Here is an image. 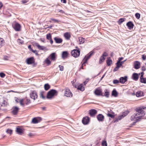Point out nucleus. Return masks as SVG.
<instances>
[{
	"label": "nucleus",
	"mask_w": 146,
	"mask_h": 146,
	"mask_svg": "<svg viewBox=\"0 0 146 146\" xmlns=\"http://www.w3.org/2000/svg\"><path fill=\"white\" fill-rule=\"evenodd\" d=\"M57 93V92L56 90L53 89L51 90L48 92L46 97L48 99L51 98Z\"/></svg>",
	"instance_id": "obj_1"
},
{
	"label": "nucleus",
	"mask_w": 146,
	"mask_h": 146,
	"mask_svg": "<svg viewBox=\"0 0 146 146\" xmlns=\"http://www.w3.org/2000/svg\"><path fill=\"white\" fill-rule=\"evenodd\" d=\"M141 116H140V114L137 113H136L133 114L131 117V120H133L135 119L136 122L135 123L139 121L140 119H141Z\"/></svg>",
	"instance_id": "obj_2"
},
{
	"label": "nucleus",
	"mask_w": 146,
	"mask_h": 146,
	"mask_svg": "<svg viewBox=\"0 0 146 146\" xmlns=\"http://www.w3.org/2000/svg\"><path fill=\"white\" fill-rule=\"evenodd\" d=\"M12 27L14 30L17 31H19L21 27V25L17 23H15L13 24Z\"/></svg>",
	"instance_id": "obj_3"
},
{
	"label": "nucleus",
	"mask_w": 146,
	"mask_h": 146,
	"mask_svg": "<svg viewBox=\"0 0 146 146\" xmlns=\"http://www.w3.org/2000/svg\"><path fill=\"white\" fill-rule=\"evenodd\" d=\"M80 51L77 49H74L71 52L72 55L75 57H78L80 54Z\"/></svg>",
	"instance_id": "obj_4"
},
{
	"label": "nucleus",
	"mask_w": 146,
	"mask_h": 146,
	"mask_svg": "<svg viewBox=\"0 0 146 146\" xmlns=\"http://www.w3.org/2000/svg\"><path fill=\"white\" fill-rule=\"evenodd\" d=\"M135 110L137 113L140 114V115L141 116V117L145 115V112L142 109L138 108H136Z\"/></svg>",
	"instance_id": "obj_5"
},
{
	"label": "nucleus",
	"mask_w": 146,
	"mask_h": 146,
	"mask_svg": "<svg viewBox=\"0 0 146 146\" xmlns=\"http://www.w3.org/2000/svg\"><path fill=\"white\" fill-rule=\"evenodd\" d=\"M64 95L67 97H70L72 96V94L70 90L67 88L65 89Z\"/></svg>",
	"instance_id": "obj_6"
},
{
	"label": "nucleus",
	"mask_w": 146,
	"mask_h": 146,
	"mask_svg": "<svg viewBox=\"0 0 146 146\" xmlns=\"http://www.w3.org/2000/svg\"><path fill=\"white\" fill-rule=\"evenodd\" d=\"M94 94L97 96H104L102 90L99 88L96 89L94 92Z\"/></svg>",
	"instance_id": "obj_7"
},
{
	"label": "nucleus",
	"mask_w": 146,
	"mask_h": 146,
	"mask_svg": "<svg viewBox=\"0 0 146 146\" xmlns=\"http://www.w3.org/2000/svg\"><path fill=\"white\" fill-rule=\"evenodd\" d=\"M38 95L35 91H32L30 94V97L34 100H35L37 98Z\"/></svg>",
	"instance_id": "obj_8"
},
{
	"label": "nucleus",
	"mask_w": 146,
	"mask_h": 146,
	"mask_svg": "<svg viewBox=\"0 0 146 146\" xmlns=\"http://www.w3.org/2000/svg\"><path fill=\"white\" fill-rule=\"evenodd\" d=\"M90 121V118L88 117H84L82 120V123L84 125H86Z\"/></svg>",
	"instance_id": "obj_9"
},
{
	"label": "nucleus",
	"mask_w": 146,
	"mask_h": 146,
	"mask_svg": "<svg viewBox=\"0 0 146 146\" xmlns=\"http://www.w3.org/2000/svg\"><path fill=\"white\" fill-rule=\"evenodd\" d=\"M98 120L100 121H103L104 119V117L102 114H99L97 116Z\"/></svg>",
	"instance_id": "obj_10"
},
{
	"label": "nucleus",
	"mask_w": 146,
	"mask_h": 146,
	"mask_svg": "<svg viewBox=\"0 0 146 146\" xmlns=\"http://www.w3.org/2000/svg\"><path fill=\"white\" fill-rule=\"evenodd\" d=\"M34 57H31L30 58H28L27 59V63L28 64H31L34 62Z\"/></svg>",
	"instance_id": "obj_11"
},
{
	"label": "nucleus",
	"mask_w": 146,
	"mask_h": 146,
	"mask_svg": "<svg viewBox=\"0 0 146 146\" xmlns=\"http://www.w3.org/2000/svg\"><path fill=\"white\" fill-rule=\"evenodd\" d=\"M41 120V119L40 117H35L32 119V121L33 123L36 124L39 122Z\"/></svg>",
	"instance_id": "obj_12"
},
{
	"label": "nucleus",
	"mask_w": 146,
	"mask_h": 146,
	"mask_svg": "<svg viewBox=\"0 0 146 146\" xmlns=\"http://www.w3.org/2000/svg\"><path fill=\"white\" fill-rule=\"evenodd\" d=\"M127 77L126 76L121 77L119 78V82L121 84L124 83L127 81Z\"/></svg>",
	"instance_id": "obj_13"
},
{
	"label": "nucleus",
	"mask_w": 146,
	"mask_h": 146,
	"mask_svg": "<svg viewBox=\"0 0 146 146\" xmlns=\"http://www.w3.org/2000/svg\"><path fill=\"white\" fill-rule=\"evenodd\" d=\"M134 68L136 69H138L140 67V63L138 61H135L134 62Z\"/></svg>",
	"instance_id": "obj_14"
},
{
	"label": "nucleus",
	"mask_w": 146,
	"mask_h": 146,
	"mask_svg": "<svg viewBox=\"0 0 146 146\" xmlns=\"http://www.w3.org/2000/svg\"><path fill=\"white\" fill-rule=\"evenodd\" d=\"M126 25L128 27L129 29L130 30L132 29L133 28L134 26L133 24L131 21H129L127 23Z\"/></svg>",
	"instance_id": "obj_15"
},
{
	"label": "nucleus",
	"mask_w": 146,
	"mask_h": 146,
	"mask_svg": "<svg viewBox=\"0 0 146 146\" xmlns=\"http://www.w3.org/2000/svg\"><path fill=\"white\" fill-rule=\"evenodd\" d=\"M19 110L18 108L17 107H13L12 111V113L14 115H16L17 114Z\"/></svg>",
	"instance_id": "obj_16"
},
{
	"label": "nucleus",
	"mask_w": 146,
	"mask_h": 146,
	"mask_svg": "<svg viewBox=\"0 0 146 146\" xmlns=\"http://www.w3.org/2000/svg\"><path fill=\"white\" fill-rule=\"evenodd\" d=\"M97 113V111L94 109L91 110L90 111V114L91 116H94Z\"/></svg>",
	"instance_id": "obj_17"
},
{
	"label": "nucleus",
	"mask_w": 146,
	"mask_h": 146,
	"mask_svg": "<svg viewBox=\"0 0 146 146\" xmlns=\"http://www.w3.org/2000/svg\"><path fill=\"white\" fill-rule=\"evenodd\" d=\"M54 40L55 42L57 43H60L62 42V39L61 38L55 37L54 38Z\"/></svg>",
	"instance_id": "obj_18"
},
{
	"label": "nucleus",
	"mask_w": 146,
	"mask_h": 146,
	"mask_svg": "<svg viewBox=\"0 0 146 146\" xmlns=\"http://www.w3.org/2000/svg\"><path fill=\"white\" fill-rule=\"evenodd\" d=\"M50 59L53 61H55L56 60V53H52L50 55Z\"/></svg>",
	"instance_id": "obj_19"
},
{
	"label": "nucleus",
	"mask_w": 146,
	"mask_h": 146,
	"mask_svg": "<svg viewBox=\"0 0 146 146\" xmlns=\"http://www.w3.org/2000/svg\"><path fill=\"white\" fill-rule=\"evenodd\" d=\"M132 78L133 80L137 81L139 78V75L137 73H134L132 75Z\"/></svg>",
	"instance_id": "obj_20"
},
{
	"label": "nucleus",
	"mask_w": 146,
	"mask_h": 146,
	"mask_svg": "<svg viewBox=\"0 0 146 146\" xmlns=\"http://www.w3.org/2000/svg\"><path fill=\"white\" fill-rule=\"evenodd\" d=\"M64 36L66 40H69L71 37L70 34L68 32L64 33Z\"/></svg>",
	"instance_id": "obj_21"
},
{
	"label": "nucleus",
	"mask_w": 146,
	"mask_h": 146,
	"mask_svg": "<svg viewBox=\"0 0 146 146\" xmlns=\"http://www.w3.org/2000/svg\"><path fill=\"white\" fill-rule=\"evenodd\" d=\"M111 95L115 97L117 96L118 93L115 89H114L112 92Z\"/></svg>",
	"instance_id": "obj_22"
},
{
	"label": "nucleus",
	"mask_w": 146,
	"mask_h": 146,
	"mask_svg": "<svg viewBox=\"0 0 146 146\" xmlns=\"http://www.w3.org/2000/svg\"><path fill=\"white\" fill-rule=\"evenodd\" d=\"M143 92L142 91H138L136 94V96L137 97H141L143 96Z\"/></svg>",
	"instance_id": "obj_23"
},
{
	"label": "nucleus",
	"mask_w": 146,
	"mask_h": 146,
	"mask_svg": "<svg viewBox=\"0 0 146 146\" xmlns=\"http://www.w3.org/2000/svg\"><path fill=\"white\" fill-rule=\"evenodd\" d=\"M68 55V53L67 51H64L62 52V57L63 58H66Z\"/></svg>",
	"instance_id": "obj_24"
},
{
	"label": "nucleus",
	"mask_w": 146,
	"mask_h": 146,
	"mask_svg": "<svg viewBox=\"0 0 146 146\" xmlns=\"http://www.w3.org/2000/svg\"><path fill=\"white\" fill-rule=\"evenodd\" d=\"M35 45L39 50H43L45 48V47L44 46H40L38 43H35Z\"/></svg>",
	"instance_id": "obj_25"
},
{
	"label": "nucleus",
	"mask_w": 146,
	"mask_h": 146,
	"mask_svg": "<svg viewBox=\"0 0 146 146\" xmlns=\"http://www.w3.org/2000/svg\"><path fill=\"white\" fill-rule=\"evenodd\" d=\"M78 39L79 41L80 42V44H82L84 43L85 40V38L82 37H79Z\"/></svg>",
	"instance_id": "obj_26"
},
{
	"label": "nucleus",
	"mask_w": 146,
	"mask_h": 146,
	"mask_svg": "<svg viewBox=\"0 0 146 146\" xmlns=\"http://www.w3.org/2000/svg\"><path fill=\"white\" fill-rule=\"evenodd\" d=\"M16 131L17 133L19 135H21L23 133L22 129L19 128H17Z\"/></svg>",
	"instance_id": "obj_27"
},
{
	"label": "nucleus",
	"mask_w": 146,
	"mask_h": 146,
	"mask_svg": "<svg viewBox=\"0 0 146 146\" xmlns=\"http://www.w3.org/2000/svg\"><path fill=\"white\" fill-rule=\"evenodd\" d=\"M78 89L80 90L81 91H83L84 90V88L83 87V84H80L78 86Z\"/></svg>",
	"instance_id": "obj_28"
},
{
	"label": "nucleus",
	"mask_w": 146,
	"mask_h": 146,
	"mask_svg": "<svg viewBox=\"0 0 146 146\" xmlns=\"http://www.w3.org/2000/svg\"><path fill=\"white\" fill-rule=\"evenodd\" d=\"M110 95V92H109L107 90H106L105 91L104 95H103L106 97L108 98L109 97Z\"/></svg>",
	"instance_id": "obj_29"
},
{
	"label": "nucleus",
	"mask_w": 146,
	"mask_h": 146,
	"mask_svg": "<svg viewBox=\"0 0 146 146\" xmlns=\"http://www.w3.org/2000/svg\"><path fill=\"white\" fill-rule=\"evenodd\" d=\"M112 61L111 59L110 58H108L107 60V64L108 66H110L112 63Z\"/></svg>",
	"instance_id": "obj_30"
},
{
	"label": "nucleus",
	"mask_w": 146,
	"mask_h": 146,
	"mask_svg": "<svg viewBox=\"0 0 146 146\" xmlns=\"http://www.w3.org/2000/svg\"><path fill=\"white\" fill-rule=\"evenodd\" d=\"M44 87L45 90H48L50 88V86L48 84H46L44 85Z\"/></svg>",
	"instance_id": "obj_31"
},
{
	"label": "nucleus",
	"mask_w": 146,
	"mask_h": 146,
	"mask_svg": "<svg viewBox=\"0 0 146 146\" xmlns=\"http://www.w3.org/2000/svg\"><path fill=\"white\" fill-rule=\"evenodd\" d=\"M44 92H41L40 93V97L42 99H45V97L44 96Z\"/></svg>",
	"instance_id": "obj_32"
},
{
	"label": "nucleus",
	"mask_w": 146,
	"mask_h": 146,
	"mask_svg": "<svg viewBox=\"0 0 146 146\" xmlns=\"http://www.w3.org/2000/svg\"><path fill=\"white\" fill-rule=\"evenodd\" d=\"M93 52H90L88 54H87L86 55L85 57L87 58H88L89 59L93 54Z\"/></svg>",
	"instance_id": "obj_33"
},
{
	"label": "nucleus",
	"mask_w": 146,
	"mask_h": 146,
	"mask_svg": "<svg viewBox=\"0 0 146 146\" xmlns=\"http://www.w3.org/2000/svg\"><path fill=\"white\" fill-rule=\"evenodd\" d=\"M105 60V58H104V57L102 56L100 59V60L99 61V63H102Z\"/></svg>",
	"instance_id": "obj_34"
},
{
	"label": "nucleus",
	"mask_w": 146,
	"mask_h": 146,
	"mask_svg": "<svg viewBox=\"0 0 146 146\" xmlns=\"http://www.w3.org/2000/svg\"><path fill=\"white\" fill-rule=\"evenodd\" d=\"M141 82L146 84V78H144L143 77L140 78Z\"/></svg>",
	"instance_id": "obj_35"
},
{
	"label": "nucleus",
	"mask_w": 146,
	"mask_h": 146,
	"mask_svg": "<svg viewBox=\"0 0 146 146\" xmlns=\"http://www.w3.org/2000/svg\"><path fill=\"white\" fill-rule=\"evenodd\" d=\"M125 19L124 18L120 19L118 22V24L119 25L121 24L123 21H124Z\"/></svg>",
	"instance_id": "obj_36"
},
{
	"label": "nucleus",
	"mask_w": 146,
	"mask_h": 146,
	"mask_svg": "<svg viewBox=\"0 0 146 146\" xmlns=\"http://www.w3.org/2000/svg\"><path fill=\"white\" fill-rule=\"evenodd\" d=\"M46 38L48 40H49L51 39V35L50 33L47 34L46 35Z\"/></svg>",
	"instance_id": "obj_37"
},
{
	"label": "nucleus",
	"mask_w": 146,
	"mask_h": 146,
	"mask_svg": "<svg viewBox=\"0 0 146 146\" xmlns=\"http://www.w3.org/2000/svg\"><path fill=\"white\" fill-rule=\"evenodd\" d=\"M23 99H19V102L20 103L21 105L23 106H24V104L23 103Z\"/></svg>",
	"instance_id": "obj_38"
},
{
	"label": "nucleus",
	"mask_w": 146,
	"mask_h": 146,
	"mask_svg": "<svg viewBox=\"0 0 146 146\" xmlns=\"http://www.w3.org/2000/svg\"><path fill=\"white\" fill-rule=\"evenodd\" d=\"M46 63L48 65L50 64L51 63V61L48 59V58H47L45 60Z\"/></svg>",
	"instance_id": "obj_39"
},
{
	"label": "nucleus",
	"mask_w": 146,
	"mask_h": 146,
	"mask_svg": "<svg viewBox=\"0 0 146 146\" xmlns=\"http://www.w3.org/2000/svg\"><path fill=\"white\" fill-rule=\"evenodd\" d=\"M30 103L31 102L30 100L28 99H26L25 101V104L26 105H27L30 104Z\"/></svg>",
	"instance_id": "obj_40"
},
{
	"label": "nucleus",
	"mask_w": 146,
	"mask_h": 146,
	"mask_svg": "<svg viewBox=\"0 0 146 146\" xmlns=\"http://www.w3.org/2000/svg\"><path fill=\"white\" fill-rule=\"evenodd\" d=\"M102 145L103 146H107L106 141H103L102 143Z\"/></svg>",
	"instance_id": "obj_41"
},
{
	"label": "nucleus",
	"mask_w": 146,
	"mask_h": 146,
	"mask_svg": "<svg viewBox=\"0 0 146 146\" xmlns=\"http://www.w3.org/2000/svg\"><path fill=\"white\" fill-rule=\"evenodd\" d=\"M116 66L119 68H120L122 64L120 62H118V61L116 63Z\"/></svg>",
	"instance_id": "obj_42"
},
{
	"label": "nucleus",
	"mask_w": 146,
	"mask_h": 146,
	"mask_svg": "<svg viewBox=\"0 0 146 146\" xmlns=\"http://www.w3.org/2000/svg\"><path fill=\"white\" fill-rule=\"evenodd\" d=\"M4 41L2 38H0V46H2L4 44Z\"/></svg>",
	"instance_id": "obj_43"
},
{
	"label": "nucleus",
	"mask_w": 146,
	"mask_h": 146,
	"mask_svg": "<svg viewBox=\"0 0 146 146\" xmlns=\"http://www.w3.org/2000/svg\"><path fill=\"white\" fill-rule=\"evenodd\" d=\"M119 81L117 80H114L113 81V83L114 84H116L119 83Z\"/></svg>",
	"instance_id": "obj_44"
},
{
	"label": "nucleus",
	"mask_w": 146,
	"mask_h": 146,
	"mask_svg": "<svg viewBox=\"0 0 146 146\" xmlns=\"http://www.w3.org/2000/svg\"><path fill=\"white\" fill-rule=\"evenodd\" d=\"M135 16L137 19H139L140 18V15L139 13H137L135 14Z\"/></svg>",
	"instance_id": "obj_45"
},
{
	"label": "nucleus",
	"mask_w": 146,
	"mask_h": 146,
	"mask_svg": "<svg viewBox=\"0 0 146 146\" xmlns=\"http://www.w3.org/2000/svg\"><path fill=\"white\" fill-rule=\"evenodd\" d=\"M12 130L11 129H8L6 131V132L10 134H11L12 133Z\"/></svg>",
	"instance_id": "obj_46"
},
{
	"label": "nucleus",
	"mask_w": 146,
	"mask_h": 146,
	"mask_svg": "<svg viewBox=\"0 0 146 146\" xmlns=\"http://www.w3.org/2000/svg\"><path fill=\"white\" fill-rule=\"evenodd\" d=\"M107 116L109 117H111L112 118H114L115 117L114 116L110 113H108Z\"/></svg>",
	"instance_id": "obj_47"
},
{
	"label": "nucleus",
	"mask_w": 146,
	"mask_h": 146,
	"mask_svg": "<svg viewBox=\"0 0 146 146\" xmlns=\"http://www.w3.org/2000/svg\"><path fill=\"white\" fill-rule=\"evenodd\" d=\"M127 113H126L125 114H123L121 116L119 117V119H121L122 118L124 117L125 116H126L127 115Z\"/></svg>",
	"instance_id": "obj_48"
},
{
	"label": "nucleus",
	"mask_w": 146,
	"mask_h": 146,
	"mask_svg": "<svg viewBox=\"0 0 146 146\" xmlns=\"http://www.w3.org/2000/svg\"><path fill=\"white\" fill-rule=\"evenodd\" d=\"M5 76V74L3 72L0 73V76L1 78H4Z\"/></svg>",
	"instance_id": "obj_49"
},
{
	"label": "nucleus",
	"mask_w": 146,
	"mask_h": 146,
	"mask_svg": "<svg viewBox=\"0 0 146 146\" xmlns=\"http://www.w3.org/2000/svg\"><path fill=\"white\" fill-rule=\"evenodd\" d=\"M88 59V58H87L85 57L84 58V63L82 64H85L86 63Z\"/></svg>",
	"instance_id": "obj_50"
},
{
	"label": "nucleus",
	"mask_w": 146,
	"mask_h": 146,
	"mask_svg": "<svg viewBox=\"0 0 146 146\" xmlns=\"http://www.w3.org/2000/svg\"><path fill=\"white\" fill-rule=\"evenodd\" d=\"M59 67L60 68V70H61V71H63V70H64V66H61V65H59Z\"/></svg>",
	"instance_id": "obj_51"
},
{
	"label": "nucleus",
	"mask_w": 146,
	"mask_h": 146,
	"mask_svg": "<svg viewBox=\"0 0 146 146\" xmlns=\"http://www.w3.org/2000/svg\"><path fill=\"white\" fill-rule=\"evenodd\" d=\"M33 52L34 53H35L36 55H38V54L36 50H33V49H32L31 51Z\"/></svg>",
	"instance_id": "obj_52"
},
{
	"label": "nucleus",
	"mask_w": 146,
	"mask_h": 146,
	"mask_svg": "<svg viewBox=\"0 0 146 146\" xmlns=\"http://www.w3.org/2000/svg\"><path fill=\"white\" fill-rule=\"evenodd\" d=\"M108 54H107V53L106 52H105L103 54L102 56L104 57V56L106 57V56H108Z\"/></svg>",
	"instance_id": "obj_53"
},
{
	"label": "nucleus",
	"mask_w": 146,
	"mask_h": 146,
	"mask_svg": "<svg viewBox=\"0 0 146 146\" xmlns=\"http://www.w3.org/2000/svg\"><path fill=\"white\" fill-rule=\"evenodd\" d=\"M119 68L116 66V67L113 69V71L114 72L116 71H117L119 69Z\"/></svg>",
	"instance_id": "obj_54"
},
{
	"label": "nucleus",
	"mask_w": 146,
	"mask_h": 146,
	"mask_svg": "<svg viewBox=\"0 0 146 146\" xmlns=\"http://www.w3.org/2000/svg\"><path fill=\"white\" fill-rule=\"evenodd\" d=\"M51 20L56 22L58 23L59 21L58 20L55 19H51Z\"/></svg>",
	"instance_id": "obj_55"
},
{
	"label": "nucleus",
	"mask_w": 146,
	"mask_h": 146,
	"mask_svg": "<svg viewBox=\"0 0 146 146\" xmlns=\"http://www.w3.org/2000/svg\"><path fill=\"white\" fill-rule=\"evenodd\" d=\"M142 58L143 60H145L146 59V55H142Z\"/></svg>",
	"instance_id": "obj_56"
},
{
	"label": "nucleus",
	"mask_w": 146,
	"mask_h": 146,
	"mask_svg": "<svg viewBox=\"0 0 146 146\" xmlns=\"http://www.w3.org/2000/svg\"><path fill=\"white\" fill-rule=\"evenodd\" d=\"M72 83L73 85L75 87V88H77L78 89V86H79V85H77L74 84V83H73L72 82Z\"/></svg>",
	"instance_id": "obj_57"
},
{
	"label": "nucleus",
	"mask_w": 146,
	"mask_h": 146,
	"mask_svg": "<svg viewBox=\"0 0 146 146\" xmlns=\"http://www.w3.org/2000/svg\"><path fill=\"white\" fill-rule=\"evenodd\" d=\"M123 57H120V58H118V60L117 61L118 62H121V61L122 60H123Z\"/></svg>",
	"instance_id": "obj_58"
},
{
	"label": "nucleus",
	"mask_w": 146,
	"mask_h": 146,
	"mask_svg": "<svg viewBox=\"0 0 146 146\" xmlns=\"http://www.w3.org/2000/svg\"><path fill=\"white\" fill-rule=\"evenodd\" d=\"M141 70L143 71H145L146 70L144 66H143L141 67Z\"/></svg>",
	"instance_id": "obj_59"
},
{
	"label": "nucleus",
	"mask_w": 146,
	"mask_h": 146,
	"mask_svg": "<svg viewBox=\"0 0 146 146\" xmlns=\"http://www.w3.org/2000/svg\"><path fill=\"white\" fill-rule=\"evenodd\" d=\"M27 1L26 0H22V2L23 3H27Z\"/></svg>",
	"instance_id": "obj_60"
},
{
	"label": "nucleus",
	"mask_w": 146,
	"mask_h": 146,
	"mask_svg": "<svg viewBox=\"0 0 146 146\" xmlns=\"http://www.w3.org/2000/svg\"><path fill=\"white\" fill-rule=\"evenodd\" d=\"M28 48H29L30 50L32 51V49L31 48V45H29L28 46Z\"/></svg>",
	"instance_id": "obj_61"
},
{
	"label": "nucleus",
	"mask_w": 146,
	"mask_h": 146,
	"mask_svg": "<svg viewBox=\"0 0 146 146\" xmlns=\"http://www.w3.org/2000/svg\"><path fill=\"white\" fill-rule=\"evenodd\" d=\"M4 59L5 60H8V56H5L4 57Z\"/></svg>",
	"instance_id": "obj_62"
},
{
	"label": "nucleus",
	"mask_w": 146,
	"mask_h": 146,
	"mask_svg": "<svg viewBox=\"0 0 146 146\" xmlns=\"http://www.w3.org/2000/svg\"><path fill=\"white\" fill-rule=\"evenodd\" d=\"M61 1L62 2L64 3H66V0H61Z\"/></svg>",
	"instance_id": "obj_63"
},
{
	"label": "nucleus",
	"mask_w": 146,
	"mask_h": 146,
	"mask_svg": "<svg viewBox=\"0 0 146 146\" xmlns=\"http://www.w3.org/2000/svg\"><path fill=\"white\" fill-rule=\"evenodd\" d=\"M19 100L18 98H17V99L15 100V101L16 102L19 103Z\"/></svg>",
	"instance_id": "obj_64"
}]
</instances>
